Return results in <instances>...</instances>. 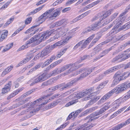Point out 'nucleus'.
<instances>
[{"mask_svg":"<svg viewBox=\"0 0 130 130\" xmlns=\"http://www.w3.org/2000/svg\"><path fill=\"white\" fill-rule=\"evenodd\" d=\"M71 86H72L70 82L67 83L66 84L65 83L58 84L48 89L44 92V93L48 94L46 95H44L42 96L40 98L35 101L29 104L28 105H26V106L25 105L21 107L22 108H25V107H27L28 108L27 109L28 111L31 110L30 112V116L29 117H26L23 118V120H24L28 119L30 116L33 115L34 114V113L39 110L40 108L38 106H37V105L39 104V102L44 99H46L51 95L52 94L51 92H54L59 88H60V90L61 91L64 90V89L67 88H69Z\"/></svg>","mask_w":130,"mask_h":130,"instance_id":"obj_1","label":"nucleus"},{"mask_svg":"<svg viewBox=\"0 0 130 130\" xmlns=\"http://www.w3.org/2000/svg\"><path fill=\"white\" fill-rule=\"evenodd\" d=\"M58 71H59V69L57 68L53 70L52 72V74L50 75L43 73L37 78L35 77L34 78V81L30 84V86H33L35 84L39 82H42L52 76L60 73H59Z\"/></svg>","mask_w":130,"mask_h":130,"instance_id":"obj_2","label":"nucleus"},{"mask_svg":"<svg viewBox=\"0 0 130 130\" xmlns=\"http://www.w3.org/2000/svg\"><path fill=\"white\" fill-rule=\"evenodd\" d=\"M54 32L53 30H47L33 36L36 41V44H38L41 42L47 39Z\"/></svg>","mask_w":130,"mask_h":130,"instance_id":"obj_3","label":"nucleus"},{"mask_svg":"<svg viewBox=\"0 0 130 130\" xmlns=\"http://www.w3.org/2000/svg\"><path fill=\"white\" fill-rule=\"evenodd\" d=\"M104 107L101 108L100 110L97 111L88 116L87 117L85 120L89 119V120L88 122H89L98 119L99 117L94 118V117L102 114L106 110L110 107V106L106 105V104H104Z\"/></svg>","mask_w":130,"mask_h":130,"instance_id":"obj_4","label":"nucleus"},{"mask_svg":"<svg viewBox=\"0 0 130 130\" xmlns=\"http://www.w3.org/2000/svg\"><path fill=\"white\" fill-rule=\"evenodd\" d=\"M92 91L91 89H89L87 90H84L81 92H79L77 93L76 95V97L77 99H79L84 96H87L84 98L85 100H87L91 99L93 98L94 96L96 95V92H94L91 93Z\"/></svg>","mask_w":130,"mask_h":130,"instance_id":"obj_5","label":"nucleus"},{"mask_svg":"<svg viewBox=\"0 0 130 130\" xmlns=\"http://www.w3.org/2000/svg\"><path fill=\"white\" fill-rule=\"evenodd\" d=\"M128 76H130V72L129 73L126 72L123 73L121 75L120 72H117L113 77L115 79L113 81L111 86H115L121 80L125 79Z\"/></svg>","mask_w":130,"mask_h":130,"instance_id":"obj_6","label":"nucleus"},{"mask_svg":"<svg viewBox=\"0 0 130 130\" xmlns=\"http://www.w3.org/2000/svg\"><path fill=\"white\" fill-rule=\"evenodd\" d=\"M96 68V67H94L92 68L87 69L85 70V72L82 74L79 77L75 78L70 82L71 86H72L75 85L78 80L81 79L82 78L88 76Z\"/></svg>","mask_w":130,"mask_h":130,"instance_id":"obj_7","label":"nucleus"},{"mask_svg":"<svg viewBox=\"0 0 130 130\" xmlns=\"http://www.w3.org/2000/svg\"><path fill=\"white\" fill-rule=\"evenodd\" d=\"M130 57V53L126 55L123 53H120L113 58L111 60L112 63L120 62L125 60Z\"/></svg>","mask_w":130,"mask_h":130,"instance_id":"obj_8","label":"nucleus"},{"mask_svg":"<svg viewBox=\"0 0 130 130\" xmlns=\"http://www.w3.org/2000/svg\"><path fill=\"white\" fill-rule=\"evenodd\" d=\"M114 23V21L113 22V23L112 24L108 26V28H109L113 25H115L114 26V28L107 34L108 37L109 36L110 37H113H113H112V36L116 34L119 32L118 30H117V28L119 27V26H117V24H116V23Z\"/></svg>","mask_w":130,"mask_h":130,"instance_id":"obj_9","label":"nucleus"},{"mask_svg":"<svg viewBox=\"0 0 130 130\" xmlns=\"http://www.w3.org/2000/svg\"><path fill=\"white\" fill-rule=\"evenodd\" d=\"M101 21L96 22L95 24L94 25H92L91 26L85 28L84 31L82 32V33L83 34L87 33L92 30L94 31L96 29L97 26L101 25Z\"/></svg>","mask_w":130,"mask_h":130,"instance_id":"obj_10","label":"nucleus"},{"mask_svg":"<svg viewBox=\"0 0 130 130\" xmlns=\"http://www.w3.org/2000/svg\"><path fill=\"white\" fill-rule=\"evenodd\" d=\"M115 89H112L105 94L98 102V104H100L105 102L115 93Z\"/></svg>","mask_w":130,"mask_h":130,"instance_id":"obj_11","label":"nucleus"},{"mask_svg":"<svg viewBox=\"0 0 130 130\" xmlns=\"http://www.w3.org/2000/svg\"><path fill=\"white\" fill-rule=\"evenodd\" d=\"M122 66L120 64L111 68L104 72V73L102 74L104 77L107 74L110 73L120 69L121 68Z\"/></svg>","mask_w":130,"mask_h":130,"instance_id":"obj_12","label":"nucleus"},{"mask_svg":"<svg viewBox=\"0 0 130 130\" xmlns=\"http://www.w3.org/2000/svg\"><path fill=\"white\" fill-rule=\"evenodd\" d=\"M33 43H36V41L35 39L33 37L26 42V44L22 46L18 50L19 51L25 49L30 46V44Z\"/></svg>","mask_w":130,"mask_h":130,"instance_id":"obj_13","label":"nucleus"},{"mask_svg":"<svg viewBox=\"0 0 130 130\" xmlns=\"http://www.w3.org/2000/svg\"><path fill=\"white\" fill-rule=\"evenodd\" d=\"M50 52L48 48H45L43 49L41 53H39L37 54L35 57L34 58L39 59L40 57H43L48 54Z\"/></svg>","mask_w":130,"mask_h":130,"instance_id":"obj_14","label":"nucleus"},{"mask_svg":"<svg viewBox=\"0 0 130 130\" xmlns=\"http://www.w3.org/2000/svg\"><path fill=\"white\" fill-rule=\"evenodd\" d=\"M76 63H70L67 64V66H69L68 68L70 69L65 73L66 74H68L70 73L72 71L78 69L79 67V66L76 65Z\"/></svg>","mask_w":130,"mask_h":130,"instance_id":"obj_15","label":"nucleus"},{"mask_svg":"<svg viewBox=\"0 0 130 130\" xmlns=\"http://www.w3.org/2000/svg\"><path fill=\"white\" fill-rule=\"evenodd\" d=\"M112 39V37H109L108 39L102 42L101 43L96 46L94 48V50L96 51H98V52H99L101 50V47L102 45L107 44L110 42Z\"/></svg>","mask_w":130,"mask_h":130,"instance_id":"obj_16","label":"nucleus"},{"mask_svg":"<svg viewBox=\"0 0 130 130\" xmlns=\"http://www.w3.org/2000/svg\"><path fill=\"white\" fill-rule=\"evenodd\" d=\"M113 48V46H112L110 48L105 50L102 52H101L100 54L96 58L94 59L93 61H95L98 60L100 58L103 57L107 54L110 50Z\"/></svg>","mask_w":130,"mask_h":130,"instance_id":"obj_17","label":"nucleus"},{"mask_svg":"<svg viewBox=\"0 0 130 130\" xmlns=\"http://www.w3.org/2000/svg\"><path fill=\"white\" fill-rule=\"evenodd\" d=\"M69 38L68 37L63 40H61L56 43L53 45H52L51 46V48L52 49L58 46H60L62 44H64L67 43V41L69 39Z\"/></svg>","mask_w":130,"mask_h":130,"instance_id":"obj_18","label":"nucleus"},{"mask_svg":"<svg viewBox=\"0 0 130 130\" xmlns=\"http://www.w3.org/2000/svg\"><path fill=\"white\" fill-rule=\"evenodd\" d=\"M61 9V8H57L55 10L54 12H52L51 14L49 15V18L51 20L55 18L57 16L59 15H60Z\"/></svg>","mask_w":130,"mask_h":130,"instance_id":"obj_19","label":"nucleus"},{"mask_svg":"<svg viewBox=\"0 0 130 130\" xmlns=\"http://www.w3.org/2000/svg\"><path fill=\"white\" fill-rule=\"evenodd\" d=\"M95 36V34H93L89 37L85 41L84 40H82L83 41V42L82 43L81 48H84L86 47V45L89 44V43L91 41V40Z\"/></svg>","mask_w":130,"mask_h":130,"instance_id":"obj_20","label":"nucleus"},{"mask_svg":"<svg viewBox=\"0 0 130 130\" xmlns=\"http://www.w3.org/2000/svg\"><path fill=\"white\" fill-rule=\"evenodd\" d=\"M111 10H110L107 11H104L99 13L98 16L101 19H104L111 14Z\"/></svg>","mask_w":130,"mask_h":130,"instance_id":"obj_21","label":"nucleus"},{"mask_svg":"<svg viewBox=\"0 0 130 130\" xmlns=\"http://www.w3.org/2000/svg\"><path fill=\"white\" fill-rule=\"evenodd\" d=\"M126 89L123 83L121 85L118 86L116 88H115L113 89L115 90V92H116V93H118Z\"/></svg>","mask_w":130,"mask_h":130,"instance_id":"obj_22","label":"nucleus"},{"mask_svg":"<svg viewBox=\"0 0 130 130\" xmlns=\"http://www.w3.org/2000/svg\"><path fill=\"white\" fill-rule=\"evenodd\" d=\"M11 82L10 81L7 84L5 85L4 87L2 89V93H5L9 91L11 85Z\"/></svg>","mask_w":130,"mask_h":130,"instance_id":"obj_23","label":"nucleus"},{"mask_svg":"<svg viewBox=\"0 0 130 130\" xmlns=\"http://www.w3.org/2000/svg\"><path fill=\"white\" fill-rule=\"evenodd\" d=\"M120 19H117L116 20L114 21V23H116L117 24V26H119V27L120 25L122 24L123 22H124L126 19V18L124 16H123L121 17V18H120Z\"/></svg>","mask_w":130,"mask_h":130,"instance_id":"obj_24","label":"nucleus"},{"mask_svg":"<svg viewBox=\"0 0 130 130\" xmlns=\"http://www.w3.org/2000/svg\"><path fill=\"white\" fill-rule=\"evenodd\" d=\"M54 79L51 78L47 81L43 83L41 85V87L42 88H44L45 86L51 85L54 83Z\"/></svg>","mask_w":130,"mask_h":130,"instance_id":"obj_25","label":"nucleus"},{"mask_svg":"<svg viewBox=\"0 0 130 130\" xmlns=\"http://www.w3.org/2000/svg\"><path fill=\"white\" fill-rule=\"evenodd\" d=\"M54 9V8H52L46 11L45 12L43 13L41 16H40L38 18V20L40 21L44 17H45L47 15H48L51 12H52Z\"/></svg>","mask_w":130,"mask_h":130,"instance_id":"obj_26","label":"nucleus"},{"mask_svg":"<svg viewBox=\"0 0 130 130\" xmlns=\"http://www.w3.org/2000/svg\"><path fill=\"white\" fill-rule=\"evenodd\" d=\"M8 33V31L7 30H4L2 33L0 32V42L2 41L6 38Z\"/></svg>","mask_w":130,"mask_h":130,"instance_id":"obj_27","label":"nucleus"},{"mask_svg":"<svg viewBox=\"0 0 130 130\" xmlns=\"http://www.w3.org/2000/svg\"><path fill=\"white\" fill-rule=\"evenodd\" d=\"M13 67L12 65L6 68L2 72L1 76H3L7 73H9L13 69Z\"/></svg>","mask_w":130,"mask_h":130,"instance_id":"obj_28","label":"nucleus"},{"mask_svg":"<svg viewBox=\"0 0 130 130\" xmlns=\"http://www.w3.org/2000/svg\"><path fill=\"white\" fill-rule=\"evenodd\" d=\"M65 21V19H62L54 23L52 25L53 28L59 26L64 23Z\"/></svg>","mask_w":130,"mask_h":130,"instance_id":"obj_29","label":"nucleus"},{"mask_svg":"<svg viewBox=\"0 0 130 130\" xmlns=\"http://www.w3.org/2000/svg\"><path fill=\"white\" fill-rule=\"evenodd\" d=\"M67 49L66 48H64L63 49H61L59 52L56 55L57 58H59L62 56L63 54L64 53Z\"/></svg>","mask_w":130,"mask_h":130,"instance_id":"obj_30","label":"nucleus"},{"mask_svg":"<svg viewBox=\"0 0 130 130\" xmlns=\"http://www.w3.org/2000/svg\"><path fill=\"white\" fill-rule=\"evenodd\" d=\"M121 98H120L119 99L115 101L114 102L112 103V105L113 106H116V107L117 108L120 105L121 103H123L122 102H121Z\"/></svg>","mask_w":130,"mask_h":130,"instance_id":"obj_31","label":"nucleus"},{"mask_svg":"<svg viewBox=\"0 0 130 130\" xmlns=\"http://www.w3.org/2000/svg\"><path fill=\"white\" fill-rule=\"evenodd\" d=\"M63 59H61L58 60L55 62L50 65L51 67L52 68L55 67L58 64L60 63L63 61Z\"/></svg>","mask_w":130,"mask_h":130,"instance_id":"obj_32","label":"nucleus"},{"mask_svg":"<svg viewBox=\"0 0 130 130\" xmlns=\"http://www.w3.org/2000/svg\"><path fill=\"white\" fill-rule=\"evenodd\" d=\"M104 77V76L102 74L99 75L93 81V83L95 84L99 82Z\"/></svg>","mask_w":130,"mask_h":130,"instance_id":"obj_33","label":"nucleus"},{"mask_svg":"<svg viewBox=\"0 0 130 130\" xmlns=\"http://www.w3.org/2000/svg\"><path fill=\"white\" fill-rule=\"evenodd\" d=\"M40 23H39L38 24L36 25H35L34 26H32L31 27L29 28L27 30L26 32H25V34H27L28 33H29L31 31H33L34 29H35V28H36L40 24Z\"/></svg>","mask_w":130,"mask_h":130,"instance_id":"obj_34","label":"nucleus"},{"mask_svg":"<svg viewBox=\"0 0 130 130\" xmlns=\"http://www.w3.org/2000/svg\"><path fill=\"white\" fill-rule=\"evenodd\" d=\"M100 38V37L99 36H98L96 37L93 40L89 46V48H90V47H91L93 45L99 40Z\"/></svg>","mask_w":130,"mask_h":130,"instance_id":"obj_35","label":"nucleus"},{"mask_svg":"<svg viewBox=\"0 0 130 130\" xmlns=\"http://www.w3.org/2000/svg\"><path fill=\"white\" fill-rule=\"evenodd\" d=\"M60 95V94H56L54 96H52V97H50L48 100H46L45 101V102H43L41 104L45 105L48 102H49L51 100L54 99V98H57L58 96Z\"/></svg>","mask_w":130,"mask_h":130,"instance_id":"obj_36","label":"nucleus"},{"mask_svg":"<svg viewBox=\"0 0 130 130\" xmlns=\"http://www.w3.org/2000/svg\"><path fill=\"white\" fill-rule=\"evenodd\" d=\"M124 126L122 123L119 124L114 127L111 130H119Z\"/></svg>","mask_w":130,"mask_h":130,"instance_id":"obj_37","label":"nucleus"},{"mask_svg":"<svg viewBox=\"0 0 130 130\" xmlns=\"http://www.w3.org/2000/svg\"><path fill=\"white\" fill-rule=\"evenodd\" d=\"M77 102L78 100H74L71 101L67 103L66 104L65 106L66 107H68L73 104L76 103Z\"/></svg>","mask_w":130,"mask_h":130,"instance_id":"obj_38","label":"nucleus"},{"mask_svg":"<svg viewBox=\"0 0 130 130\" xmlns=\"http://www.w3.org/2000/svg\"><path fill=\"white\" fill-rule=\"evenodd\" d=\"M69 66H67V64L63 66L60 69H59V73H60L64 71L65 70L68 69Z\"/></svg>","mask_w":130,"mask_h":130,"instance_id":"obj_39","label":"nucleus"},{"mask_svg":"<svg viewBox=\"0 0 130 130\" xmlns=\"http://www.w3.org/2000/svg\"><path fill=\"white\" fill-rule=\"evenodd\" d=\"M130 98V96L127 93L125 96L123 97V98L122 99L121 98V102H122L123 103L124 102L126 101Z\"/></svg>","mask_w":130,"mask_h":130,"instance_id":"obj_40","label":"nucleus"},{"mask_svg":"<svg viewBox=\"0 0 130 130\" xmlns=\"http://www.w3.org/2000/svg\"><path fill=\"white\" fill-rule=\"evenodd\" d=\"M68 124V123H66L61 125L60 127H58L57 129L55 130H61L63 128H64Z\"/></svg>","mask_w":130,"mask_h":130,"instance_id":"obj_41","label":"nucleus"},{"mask_svg":"<svg viewBox=\"0 0 130 130\" xmlns=\"http://www.w3.org/2000/svg\"><path fill=\"white\" fill-rule=\"evenodd\" d=\"M14 19V16H12L11 18H10L6 23L5 24L6 26L9 25L10 23H11L13 21Z\"/></svg>","mask_w":130,"mask_h":130,"instance_id":"obj_42","label":"nucleus"},{"mask_svg":"<svg viewBox=\"0 0 130 130\" xmlns=\"http://www.w3.org/2000/svg\"><path fill=\"white\" fill-rule=\"evenodd\" d=\"M59 30H60L59 32L60 35H61L62 34L64 33L66 31L65 30L64 28V27L60 28H58L57 30L58 31Z\"/></svg>","mask_w":130,"mask_h":130,"instance_id":"obj_43","label":"nucleus"},{"mask_svg":"<svg viewBox=\"0 0 130 130\" xmlns=\"http://www.w3.org/2000/svg\"><path fill=\"white\" fill-rule=\"evenodd\" d=\"M44 5L43 6H41V7H39V8H37L36 9H35V10H34L32 11L33 13H34V14H35L37 12H38L40 10H41L43 7Z\"/></svg>","mask_w":130,"mask_h":130,"instance_id":"obj_44","label":"nucleus"},{"mask_svg":"<svg viewBox=\"0 0 130 130\" xmlns=\"http://www.w3.org/2000/svg\"><path fill=\"white\" fill-rule=\"evenodd\" d=\"M93 109H94V108H91L86 110L84 112V114L86 115L88 113L91 112L93 111Z\"/></svg>","mask_w":130,"mask_h":130,"instance_id":"obj_45","label":"nucleus"},{"mask_svg":"<svg viewBox=\"0 0 130 130\" xmlns=\"http://www.w3.org/2000/svg\"><path fill=\"white\" fill-rule=\"evenodd\" d=\"M32 20L31 17L28 18L26 19L25 23L26 24H28L30 23Z\"/></svg>","mask_w":130,"mask_h":130,"instance_id":"obj_46","label":"nucleus"},{"mask_svg":"<svg viewBox=\"0 0 130 130\" xmlns=\"http://www.w3.org/2000/svg\"><path fill=\"white\" fill-rule=\"evenodd\" d=\"M83 42V41H81L79 42L78 43H77L76 45L74 47L73 49L75 50L80 45H81V44H82V43Z\"/></svg>","mask_w":130,"mask_h":130,"instance_id":"obj_47","label":"nucleus"},{"mask_svg":"<svg viewBox=\"0 0 130 130\" xmlns=\"http://www.w3.org/2000/svg\"><path fill=\"white\" fill-rule=\"evenodd\" d=\"M51 62V61L48 59L47 61L44 62L43 65L42 66V68L49 64Z\"/></svg>","mask_w":130,"mask_h":130,"instance_id":"obj_48","label":"nucleus"},{"mask_svg":"<svg viewBox=\"0 0 130 130\" xmlns=\"http://www.w3.org/2000/svg\"><path fill=\"white\" fill-rule=\"evenodd\" d=\"M24 88V87H22L20 88L17 89V90L14 92L15 95H16L19 92L21 91Z\"/></svg>","mask_w":130,"mask_h":130,"instance_id":"obj_49","label":"nucleus"},{"mask_svg":"<svg viewBox=\"0 0 130 130\" xmlns=\"http://www.w3.org/2000/svg\"><path fill=\"white\" fill-rule=\"evenodd\" d=\"M123 83L126 89L130 87V82H126Z\"/></svg>","mask_w":130,"mask_h":130,"instance_id":"obj_50","label":"nucleus"},{"mask_svg":"<svg viewBox=\"0 0 130 130\" xmlns=\"http://www.w3.org/2000/svg\"><path fill=\"white\" fill-rule=\"evenodd\" d=\"M71 95H70L66 98L63 99V102L64 103H66L67 101H69L71 98Z\"/></svg>","mask_w":130,"mask_h":130,"instance_id":"obj_51","label":"nucleus"},{"mask_svg":"<svg viewBox=\"0 0 130 130\" xmlns=\"http://www.w3.org/2000/svg\"><path fill=\"white\" fill-rule=\"evenodd\" d=\"M77 0H68V1L66 3V4L67 5L71 4Z\"/></svg>","mask_w":130,"mask_h":130,"instance_id":"obj_52","label":"nucleus"},{"mask_svg":"<svg viewBox=\"0 0 130 130\" xmlns=\"http://www.w3.org/2000/svg\"><path fill=\"white\" fill-rule=\"evenodd\" d=\"M57 104V102L54 101L53 103H52L51 104H49L48 105V106L50 108H51L55 106Z\"/></svg>","mask_w":130,"mask_h":130,"instance_id":"obj_53","label":"nucleus"},{"mask_svg":"<svg viewBox=\"0 0 130 130\" xmlns=\"http://www.w3.org/2000/svg\"><path fill=\"white\" fill-rule=\"evenodd\" d=\"M124 126H125L127 124H128L130 123V118L126 120L124 122L122 123Z\"/></svg>","mask_w":130,"mask_h":130,"instance_id":"obj_54","label":"nucleus"},{"mask_svg":"<svg viewBox=\"0 0 130 130\" xmlns=\"http://www.w3.org/2000/svg\"><path fill=\"white\" fill-rule=\"evenodd\" d=\"M71 8L69 7L63 9L62 11V12L64 13L70 10Z\"/></svg>","mask_w":130,"mask_h":130,"instance_id":"obj_55","label":"nucleus"},{"mask_svg":"<svg viewBox=\"0 0 130 130\" xmlns=\"http://www.w3.org/2000/svg\"><path fill=\"white\" fill-rule=\"evenodd\" d=\"M104 87V86L101 83L97 87V89L98 90H100L102 88H103Z\"/></svg>","mask_w":130,"mask_h":130,"instance_id":"obj_56","label":"nucleus"},{"mask_svg":"<svg viewBox=\"0 0 130 130\" xmlns=\"http://www.w3.org/2000/svg\"><path fill=\"white\" fill-rule=\"evenodd\" d=\"M56 58H57L56 56L53 55L51 56L50 58L48 59L50 61H51V62L53 60L55 59Z\"/></svg>","mask_w":130,"mask_h":130,"instance_id":"obj_57","label":"nucleus"},{"mask_svg":"<svg viewBox=\"0 0 130 130\" xmlns=\"http://www.w3.org/2000/svg\"><path fill=\"white\" fill-rule=\"evenodd\" d=\"M41 63H38L36 65L35 67L33 68L35 71L38 68H39L41 66Z\"/></svg>","mask_w":130,"mask_h":130,"instance_id":"obj_58","label":"nucleus"},{"mask_svg":"<svg viewBox=\"0 0 130 130\" xmlns=\"http://www.w3.org/2000/svg\"><path fill=\"white\" fill-rule=\"evenodd\" d=\"M35 89H32V90H30V91L27 92L25 94V96H26L27 95L29 94H30L31 93L34 91H35Z\"/></svg>","mask_w":130,"mask_h":130,"instance_id":"obj_59","label":"nucleus"},{"mask_svg":"<svg viewBox=\"0 0 130 130\" xmlns=\"http://www.w3.org/2000/svg\"><path fill=\"white\" fill-rule=\"evenodd\" d=\"M100 2V0H98L97 1L92 3L91 4L92 6H93L99 3Z\"/></svg>","mask_w":130,"mask_h":130,"instance_id":"obj_60","label":"nucleus"},{"mask_svg":"<svg viewBox=\"0 0 130 130\" xmlns=\"http://www.w3.org/2000/svg\"><path fill=\"white\" fill-rule=\"evenodd\" d=\"M124 29H126V27L125 25L123 26H122L119 29H118V28H117V30H118L119 32L120 31Z\"/></svg>","mask_w":130,"mask_h":130,"instance_id":"obj_61","label":"nucleus"},{"mask_svg":"<svg viewBox=\"0 0 130 130\" xmlns=\"http://www.w3.org/2000/svg\"><path fill=\"white\" fill-rule=\"evenodd\" d=\"M13 45V43H11L10 44H9L6 45V47H7L8 49V50H9L12 47Z\"/></svg>","mask_w":130,"mask_h":130,"instance_id":"obj_62","label":"nucleus"},{"mask_svg":"<svg viewBox=\"0 0 130 130\" xmlns=\"http://www.w3.org/2000/svg\"><path fill=\"white\" fill-rule=\"evenodd\" d=\"M121 51V50H120V49H118L116 50V51L114 52H113L112 54V55H116V54H118Z\"/></svg>","mask_w":130,"mask_h":130,"instance_id":"obj_63","label":"nucleus"},{"mask_svg":"<svg viewBox=\"0 0 130 130\" xmlns=\"http://www.w3.org/2000/svg\"><path fill=\"white\" fill-rule=\"evenodd\" d=\"M61 3L58 0H57L56 1H55L54 3H53V5L54 6H55L57 5H58V4H60Z\"/></svg>","mask_w":130,"mask_h":130,"instance_id":"obj_64","label":"nucleus"}]
</instances>
